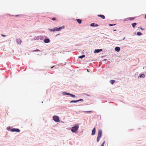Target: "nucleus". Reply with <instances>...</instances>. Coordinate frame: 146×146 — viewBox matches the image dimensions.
Listing matches in <instances>:
<instances>
[{"instance_id":"26","label":"nucleus","mask_w":146,"mask_h":146,"mask_svg":"<svg viewBox=\"0 0 146 146\" xmlns=\"http://www.w3.org/2000/svg\"><path fill=\"white\" fill-rule=\"evenodd\" d=\"M115 25H116V24H109V25L110 26H113Z\"/></svg>"},{"instance_id":"4","label":"nucleus","mask_w":146,"mask_h":146,"mask_svg":"<svg viewBox=\"0 0 146 146\" xmlns=\"http://www.w3.org/2000/svg\"><path fill=\"white\" fill-rule=\"evenodd\" d=\"M53 118L54 121L56 122L60 121V120L58 116L54 115L53 117Z\"/></svg>"},{"instance_id":"16","label":"nucleus","mask_w":146,"mask_h":146,"mask_svg":"<svg viewBox=\"0 0 146 146\" xmlns=\"http://www.w3.org/2000/svg\"><path fill=\"white\" fill-rule=\"evenodd\" d=\"M110 82L112 84H113L115 82V81L114 80H111L110 81Z\"/></svg>"},{"instance_id":"31","label":"nucleus","mask_w":146,"mask_h":146,"mask_svg":"<svg viewBox=\"0 0 146 146\" xmlns=\"http://www.w3.org/2000/svg\"><path fill=\"white\" fill-rule=\"evenodd\" d=\"M145 18L146 19V14L145 15Z\"/></svg>"},{"instance_id":"2","label":"nucleus","mask_w":146,"mask_h":146,"mask_svg":"<svg viewBox=\"0 0 146 146\" xmlns=\"http://www.w3.org/2000/svg\"><path fill=\"white\" fill-rule=\"evenodd\" d=\"M62 27H60L58 28L57 27H55L53 29H50V31H53V32H54L55 31H60L62 29Z\"/></svg>"},{"instance_id":"27","label":"nucleus","mask_w":146,"mask_h":146,"mask_svg":"<svg viewBox=\"0 0 146 146\" xmlns=\"http://www.w3.org/2000/svg\"><path fill=\"white\" fill-rule=\"evenodd\" d=\"M77 101H78V102L80 101H83V100L82 99H80L79 100H77Z\"/></svg>"},{"instance_id":"18","label":"nucleus","mask_w":146,"mask_h":146,"mask_svg":"<svg viewBox=\"0 0 146 146\" xmlns=\"http://www.w3.org/2000/svg\"><path fill=\"white\" fill-rule=\"evenodd\" d=\"M63 94L64 95H70V94L69 93H67L66 92H64Z\"/></svg>"},{"instance_id":"34","label":"nucleus","mask_w":146,"mask_h":146,"mask_svg":"<svg viewBox=\"0 0 146 146\" xmlns=\"http://www.w3.org/2000/svg\"><path fill=\"white\" fill-rule=\"evenodd\" d=\"M19 16V15H16L15 16L16 17H17V16Z\"/></svg>"},{"instance_id":"14","label":"nucleus","mask_w":146,"mask_h":146,"mask_svg":"<svg viewBox=\"0 0 146 146\" xmlns=\"http://www.w3.org/2000/svg\"><path fill=\"white\" fill-rule=\"evenodd\" d=\"M137 24L136 23H134L131 24L132 26L134 28L135 26Z\"/></svg>"},{"instance_id":"17","label":"nucleus","mask_w":146,"mask_h":146,"mask_svg":"<svg viewBox=\"0 0 146 146\" xmlns=\"http://www.w3.org/2000/svg\"><path fill=\"white\" fill-rule=\"evenodd\" d=\"M78 102V101H77V100H72V101H71L70 102V103H76V102Z\"/></svg>"},{"instance_id":"12","label":"nucleus","mask_w":146,"mask_h":146,"mask_svg":"<svg viewBox=\"0 0 146 146\" xmlns=\"http://www.w3.org/2000/svg\"><path fill=\"white\" fill-rule=\"evenodd\" d=\"M76 21L79 24L81 23L82 21V20H81L80 19H76Z\"/></svg>"},{"instance_id":"10","label":"nucleus","mask_w":146,"mask_h":146,"mask_svg":"<svg viewBox=\"0 0 146 146\" xmlns=\"http://www.w3.org/2000/svg\"><path fill=\"white\" fill-rule=\"evenodd\" d=\"M98 16L99 17H101L102 18V19H104L105 18V17L104 15H98Z\"/></svg>"},{"instance_id":"37","label":"nucleus","mask_w":146,"mask_h":146,"mask_svg":"<svg viewBox=\"0 0 146 146\" xmlns=\"http://www.w3.org/2000/svg\"><path fill=\"white\" fill-rule=\"evenodd\" d=\"M87 71H88V72H89L88 70H87Z\"/></svg>"},{"instance_id":"32","label":"nucleus","mask_w":146,"mask_h":146,"mask_svg":"<svg viewBox=\"0 0 146 146\" xmlns=\"http://www.w3.org/2000/svg\"><path fill=\"white\" fill-rule=\"evenodd\" d=\"M54 67V66H53L51 68H53Z\"/></svg>"},{"instance_id":"5","label":"nucleus","mask_w":146,"mask_h":146,"mask_svg":"<svg viewBox=\"0 0 146 146\" xmlns=\"http://www.w3.org/2000/svg\"><path fill=\"white\" fill-rule=\"evenodd\" d=\"M11 131L13 132L15 131L19 132L20 131V130L19 129L13 128L11 129Z\"/></svg>"},{"instance_id":"30","label":"nucleus","mask_w":146,"mask_h":146,"mask_svg":"<svg viewBox=\"0 0 146 146\" xmlns=\"http://www.w3.org/2000/svg\"><path fill=\"white\" fill-rule=\"evenodd\" d=\"M105 142V141H104L103 143L102 144V145H103V146H104V143Z\"/></svg>"},{"instance_id":"11","label":"nucleus","mask_w":146,"mask_h":146,"mask_svg":"<svg viewBox=\"0 0 146 146\" xmlns=\"http://www.w3.org/2000/svg\"><path fill=\"white\" fill-rule=\"evenodd\" d=\"M17 42L19 44H21V41L20 39L18 38L17 40Z\"/></svg>"},{"instance_id":"38","label":"nucleus","mask_w":146,"mask_h":146,"mask_svg":"<svg viewBox=\"0 0 146 146\" xmlns=\"http://www.w3.org/2000/svg\"><path fill=\"white\" fill-rule=\"evenodd\" d=\"M101 146H104L103 145H102Z\"/></svg>"},{"instance_id":"1","label":"nucleus","mask_w":146,"mask_h":146,"mask_svg":"<svg viewBox=\"0 0 146 146\" xmlns=\"http://www.w3.org/2000/svg\"><path fill=\"white\" fill-rule=\"evenodd\" d=\"M102 131L101 130H99L98 132V136L97 139V141L98 142L100 138L102 137Z\"/></svg>"},{"instance_id":"29","label":"nucleus","mask_w":146,"mask_h":146,"mask_svg":"<svg viewBox=\"0 0 146 146\" xmlns=\"http://www.w3.org/2000/svg\"><path fill=\"white\" fill-rule=\"evenodd\" d=\"M98 25L97 24L95 25V27H98Z\"/></svg>"},{"instance_id":"9","label":"nucleus","mask_w":146,"mask_h":146,"mask_svg":"<svg viewBox=\"0 0 146 146\" xmlns=\"http://www.w3.org/2000/svg\"><path fill=\"white\" fill-rule=\"evenodd\" d=\"M50 40L49 39H45L44 40V42L45 43H48L50 42Z\"/></svg>"},{"instance_id":"24","label":"nucleus","mask_w":146,"mask_h":146,"mask_svg":"<svg viewBox=\"0 0 146 146\" xmlns=\"http://www.w3.org/2000/svg\"><path fill=\"white\" fill-rule=\"evenodd\" d=\"M40 50L39 49H37L36 50H34L33 51V52H38V51H40Z\"/></svg>"},{"instance_id":"28","label":"nucleus","mask_w":146,"mask_h":146,"mask_svg":"<svg viewBox=\"0 0 146 146\" xmlns=\"http://www.w3.org/2000/svg\"><path fill=\"white\" fill-rule=\"evenodd\" d=\"M1 35L2 36H6V35H3V34H1Z\"/></svg>"},{"instance_id":"23","label":"nucleus","mask_w":146,"mask_h":146,"mask_svg":"<svg viewBox=\"0 0 146 146\" xmlns=\"http://www.w3.org/2000/svg\"><path fill=\"white\" fill-rule=\"evenodd\" d=\"M90 26L92 27L95 26V24L94 23H92L90 24Z\"/></svg>"},{"instance_id":"8","label":"nucleus","mask_w":146,"mask_h":146,"mask_svg":"<svg viewBox=\"0 0 146 146\" xmlns=\"http://www.w3.org/2000/svg\"><path fill=\"white\" fill-rule=\"evenodd\" d=\"M120 48L119 47H116L115 48V50L117 52H119L120 50Z\"/></svg>"},{"instance_id":"3","label":"nucleus","mask_w":146,"mask_h":146,"mask_svg":"<svg viewBox=\"0 0 146 146\" xmlns=\"http://www.w3.org/2000/svg\"><path fill=\"white\" fill-rule=\"evenodd\" d=\"M79 126L78 125H75L72 127L71 129V131L74 133L78 129Z\"/></svg>"},{"instance_id":"7","label":"nucleus","mask_w":146,"mask_h":146,"mask_svg":"<svg viewBox=\"0 0 146 146\" xmlns=\"http://www.w3.org/2000/svg\"><path fill=\"white\" fill-rule=\"evenodd\" d=\"M95 133H96V128H94L92 130V135H94L95 134Z\"/></svg>"},{"instance_id":"21","label":"nucleus","mask_w":146,"mask_h":146,"mask_svg":"<svg viewBox=\"0 0 146 146\" xmlns=\"http://www.w3.org/2000/svg\"><path fill=\"white\" fill-rule=\"evenodd\" d=\"M69 95L71 97H73V98H75L76 97L75 95H73V94H70V95Z\"/></svg>"},{"instance_id":"15","label":"nucleus","mask_w":146,"mask_h":146,"mask_svg":"<svg viewBox=\"0 0 146 146\" xmlns=\"http://www.w3.org/2000/svg\"><path fill=\"white\" fill-rule=\"evenodd\" d=\"M134 19V18L133 17H129L127 18V19L128 20H133Z\"/></svg>"},{"instance_id":"25","label":"nucleus","mask_w":146,"mask_h":146,"mask_svg":"<svg viewBox=\"0 0 146 146\" xmlns=\"http://www.w3.org/2000/svg\"><path fill=\"white\" fill-rule=\"evenodd\" d=\"M52 20L53 21H56L57 19L56 18H53L52 19Z\"/></svg>"},{"instance_id":"13","label":"nucleus","mask_w":146,"mask_h":146,"mask_svg":"<svg viewBox=\"0 0 146 146\" xmlns=\"http://www.w3.org/2000/svg\"><path fill=\"white\" fill-rule=\"evenodd\" d=\"M139 77L141 78H144L145 77V75L144 74H140L139 75Z\"/></svg>"},{"instance_id":"20","label":"nucleus","mask_w":146,"mask_h":146,"mask_svg":"<svg viewBox=\"0 0 146 146\" xmlns=\"http://www.w3.org/2000/svg\"><path fill=\"white\" fill-rule=\"evenodd\" d=\"M84 112L85 113H91L92 112V111H84Z\"/></svg>"},{"instance_id":"19","label":"nucleus","mask_w":146,"mask_h":146,"mask_svg":"<svg viewBox=\"0 0 146 146\" xmlns=\"http://www.w3.org/2000/svg\"><path fill=\"white\" fill-rule=\"evenodd\" d=\"M137 35L139 36H140L142 35V33L140 32H137Z\"/></svg>"},{"instance_id":"6","label":"nucleus","mask_w":146,"mask_h":146,"mask_svg":"<svg viewBox=\"0 0 146 146\" xmlns=\"http://www.w3.org/2000/svg\"><path fill=\"white\" fill-rule=\"evenodd\" d=\"M102 50V49H95V50L94 53H98L99 52H100Z\"/></svg>"},{"instance_id":"36","label":"nucleus","mask_w":146,"mask_h":146,"mask_svg":"<svg viewBox=\"0 0 146 146\" xmlns=\"http://www.w3.org/2000/svg\"><path fill=\"white\" fill-rule=\"evenodd\" d=\"M125 37L123 39V40H124L125 39Z\"/></svg>"},{"instance_id":"33","label":"nucleus","mask_w":146,"mask_h":146,"mask_svg":"<svg viewBox=\"0 0 146 146\" xmlns=\"http://www.w3.org/2000/svg\"><path fill=\"white\" fill-rule=\"evenodd\" d=\"M141 30H143V29L142 28H141Z\"/></svg>"},{"instance_id":"22","label":"nucleus","mask_w":146,"mask_h":146,"mask_svg":"<svg viewBox=\"0 0 146 146\" xmlns=\"http://www.w3.org/2000/svg\"><path fill=\"white\" fill-rule=\"evenodd\" d=\"M85 56L84 55H82V56H79V58H82L84 57Z\"/></svg>"},{"instance_id":"35","label":"nucleus","mask_w":146,"mask_h":146,"mask_svg":"<svg viewBox=\"0 0 146 146\" xmlns=\"http://www.w3.org/2000/svg\"><path fill=\"white\" fill-rule=\"evenodd\" d=\"M113 31H116V30H114Z\"/></svg>"}]
</instances>
